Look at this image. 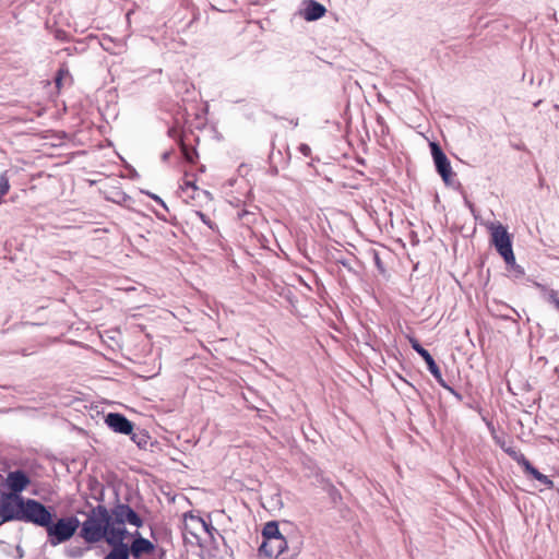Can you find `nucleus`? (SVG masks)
Here are the masks:
<instances>
[{
  "label": "nucleus",
  "mask_w": 559,
  "mask_h": 559,
  "mask_svg": "<svg viewBox=\"0 0 559 559\" xmlns=\"http://www.w3.org/2000/svg\"><path fill=\"white\" fill-rule=\"evenodd\" d=\"M104 559H129V550L111 547V550L105 556Z\"/></svg>",
  "instance_id": "nucleus-20"
},
{
  "label": "nucleus",
  "mask_w": 559,
  "mask_h": 559,
  "mask_svg": "<svg viewBox=\"0 0 559 559\" xmlns=\"http://www.w3.org/2000/svg\"><path fill=\"white\" fill-rule=\"evenodd\" d=\"M509 269L514 273L516 277L524 275V269L521 265L516 264V262H514V264L511 265Z\"/></svg>",
  "instance_id": "nucleus-28"
},
{
  "label": "nucleus",
  "mask_w": 559,
  "mask_h": 559,
  "mask_svg": "<svg viewBox=\"0 0 559 559\" xmlns=\"http://www.w3.org/2000/svg\"><path fill=\"white\" fill-rule=\"evenodd\" d=\"M128 535L129 532L124 525H117L111 522L105 540L109 546L114 548L129 550L128 544L124 543V539L128 537Z\"/></svg>",
  "instance_id": "nucleus-8"
},
{
  "label": "nucleus",
  "mask_w": 559,
  "mask_h": 559,
  "mask_svg": "<svg viewBox=\"0 0 559 559\" xmlns=\"http://www.w3.org/2000/svg\"><path fill=\"white\" fill-rule=\"evenodd\" d=\"M299 152L305 155V156H309L310 153H311V148L309 145L307 144H300L299 145Z\"/></svg>",
  "instance_id": "nucleus-32"
},
{
  "label": "nucleus",
  "mask_w": 559,
  "mask_h": 559,
  "mask_svg": "<svg viewBox=\"0 0 559 559\" xmlns=\"http://www.w3.org/2000/svg\"><path fill=\"white\" fill-rule=\"evenodd\" d=\"M81 523L76 516H64L58 519L56 522L46 526L48 543L51 546H57L71 539Z\"/></svg>",
  "instance_id": "nucleus-2"
},
{
  "label": "nucleus",
  "mask_w": 559,
  "mask_h": 559,
  "mask_svg": "<svg viewBox=\"0 0 559 559\" xmlns=\"http://www.w3.org/2000/svg\"><path fill=\"white\" fill-rule=\"evenodd\" d=\"M110 523V513L105 506L93 507L82 523L80 536L88 544L98 543L106 539Z\"/></svg>",
  "instance_id": "nucleus-1"
},
{
  "label": "nucleus",
  "mask_w": 559,
  "mask_h": 559,
  "mask_svg": "<svg viewBox=\"0 0 559 559\" xmlns=\"http://www.w3.org/2000/svg\"><path fill=\"white\" fill-rule=\"evenodd\" d=\"M95 499H96L97 501H103V500H104V492H103V489L100 490L99 496L95 497Z\"/></svg>",
  "instance_id": "nucleus-35"
},
{
  "label": "nucleus",
  "mask_w": 559,
  "mask_h": 559,
  "mask_svg": "<svg viewBox=\"0 0 559 559\" xmlns=\"http://www.w3.org/2000/svg\"><path fill=\"white\" fill-rule=\"evenodd\" d=\"M133 536L134 539L129 547V555L131 554L134 558L139 559L142 555L151 554L155 549L154 544L151 540L142 537L138 531Z\"/></svg>",
  "instance_id": "nucleus-14"
},
{
  "label": "nucleus",
  "mask_w": 559,
  "mask_h": 559,
  "mask_svg": "<svg viewBox=\"0 0 559 559\" xmlns=\"http://www.w3.org/2000/svg\"><path fill=\"white\" fill-rule=\"evenodd\" d=\"M503 450L506 453H508V455L510 457H512L522 467H524L530 462L525 457V455L521 451L516 450L515 448L509 447V448H504Z\"/></svg>",
  "instance_id": "nucleus-19"
},
{
  "label": "nucleus",
  "mask_w": 559,
  "mask_h": 559,
  "mask_svg": "<svg viewBox=\"0 0 559 559\" xmlns=\"http://www.w3.org/2000/svg\"><path fill=\"white\" fill-rule=\"evenodd\" d=\"M326 13V8L316 0H304L299 11L300 16L312 22L321 19Z\"/></svg>",
  "instance_id": "nucleus-12"
},
{
  "label": "nucleus",
  "mask_w": 559,
  "mask_h": 559,
  "mask_svg": "<svg viewBox=\"0 0 559 559\" xmlns=\"http://www.w3.org/2000/svg\"><path fill=\"white\" fill-rule=\"evenodd\" d=\"M412 348L425 360L428 370L435 377L439 384H443V378L440 368L436 364L430 353L425 349L417 340H411Z\"/></svg>",
  "instance_id": "nucleus-10"
},
{
  "label": "nucleus",
  "mask_w": 559,
  "mask_h": 559,
  "mask_svg": "<svg viewBox=\"0 0 559 559\" xmlns=\"http://www.w3.org/2000/svg\"><path fill=\"white\" fill-rule=\"evenodd\" d=\"M281 535L282 534L278 530V524L275 521L267 522L262 530V536H263L264 540H269L271 538H276Z\"/></svg>",
  "instance_id": "nucleus-17"
},
{
  "label": "nucleus",
  "mask_w": 559,
  "mask_h": 559,
  "mask_svg": "<svg viewBox=\"0 0 559 559\" xmlns=\"http://www.w3.org/2000/svg\"><path fill=\"white\" fill-rule=\"evenodd\" d=\"M185 185H186V187H187V188H188V187H190V188H192V189H195V188H197V187H195V185H194L193 182H191V181H187Z\"/></svg>",
  "instance_id": "nucleus-36"
},
{
  "label": "nucleus",
  "mask_w": 559,
  "mask_h": 559,
  "mask_svg": "<svg viewBox=\"0 0 559 559\" xmlns=\"http://www.w3.org/2000/svg\"><path fill=\"white\" fill-rule=\"evenodd\" d=\"M491 230V242L495 246L496 250L499 254L512 249V240L511 236L508 233L507 228L501 225H492L490 227Z\"/></svg>",
  "instance_id": "nucleus-7"
},
{
  "label": "nucleus",
  "mask_w": 559,
  "mask_h": 559,
  "mask_svg": "<svg viewBox=\"0 0 559 559\" xmlns=\"http://www.w3.org/2000/svg\"><path fill=\"white\" fill-rule=\"evenodd\" d=\"M500 255L503 258V260H504L506 264H507L509 267H510L511 265H513V264H514V262H515V257H514V253H513V249H510V250H508V251H506V252L501 253Z\"/></svg>",
  "instance_id": "nucleus-24"
},
{
  "label": "nucleus",
  "mask_w": 559,
  "mask_h": 559,
  "mask_svg": "<svg viewBox=\"0 0 559 559\" xmlns=\"http://www.w3.org/2000/svg\"><path fill=\"white\" fill-rule=\"evenodd\" d=\"M287 548L286 538L281 535L276 538H271L269 540H263L261 546L259 547V552L269 558H277L282 555Z\"/></svg>",
  "instance_id": "nucleus-9"
},
{
  "label": "nucleus",
  "mask_w": 559,
  "mask_h": 559,
  "mask_svg": "<svg viewBox=\"0 0 559 559\" xmlns=\"http://www.w3.org/2000/svg\"><path fill=\"white\" fill-rule=\"evenodd\" d=\"M26 499L20 495H10L0 504V524L11 521H24Z\"/></svg>",
  "instance_id": "nucleus-3"
},
{
  "label": "nucleus",
  "mask_w": 559,
  "mask_h": 559,
  "mask_svg": "<svg viewBox=\"0 0 559 559\" xmlns=\"http://www.w3.org/2000/svg\"><path fill=\"white\" fill-rule=\"evenodd\" d=\"M548 301L554 304V306L556 307V309L559 312V295H558L557 290H554V289L549 290V293H548Z\"/></svg>",
  "instance_id": "nucleus-26"
},
{
  "label": "nucleus",
  "mask_w": 559,
  "mask_h": 559,
  "mask_svg": "<svg viewBox=\"0 0 559 559\" xmlns=\"http://www.w3.org/2000/svg\"><path fill=\"white\" fill-rule=\"evenodd\" d=\"M199 520H200V522H201V524H202L203 528L205 530V532H206L207 534L212 535V534H213V531H215V528L212 526V524H211V523L205 522V521H204L203 519H201V518H200Z\"/></svg>",
  "instance_id": "nucleus-30"
},
{
  "label": "nucleus",
  "mask_w": 559,
  "mask_h": 559,
  "mask_svg": "<svg viewBox=\"0 0 559 559\" xmlns=\"http://www.w3.org/2000/svg\"><path fill=\"white\" fill-rule=\"evenodd\" d=\"M24 511L23 522L33 523L45 528L48 524H51L52 513L45 504L35 499H26Z\"/></svg>",
  "instance_id": "nucleus-4"
},
{
  "label": "nucleus",
  "mask_w": 559,
  "mask_h": 559,
  "mask_svg": "<svg viewBox=\"0 0 559 559\" xmlns=\"http://www.w3.org/2000/svg\"><path fill=\"white\" fill-rule=\"evenodd\" d=\"M522 79L526 80V72H523Z\"/></svg>",
  "instance_id": "nucleus-38"
},
{
  "label": "nucleus",
  "mask_w": 559,
  "mask_h": 559,
  "mask_svg": "<svg viewBox=\"0 0 559 559\" xmlns=\"http://www.w3.org/2000/svg\"><path fill=\"white\" fill-rule=\"evenodd\" d=\"M525 474L533 477L534 479L538 480L540 484L546 486L547 488L551 489L554 487V481L546 475L542 474L537 468H535L531 462H528L523 467Z\"/></svg>",
  "instance_id": "nucleus-15"
},
{
  "label": "nucleus",
  "mask_w": 559,
  "mask_h": 559,
  "mask_svg": "<svg viewBox=\"0 0 559 559\" xmlns=\"http://www.w3.org/2000/svg\"><path fill=\"white\" fill-rule=\"evenodd\" d=\"M105 423L115 432L122 435H129L133 429V423L120 413H109L105 418Z\"/></svg>",
  "instance_id": "nucleus-11"
},
{
  "label": "nucleus",
  "mask_w": 559,
  "mask_h": 559,
  "mask_svg": "<svg viewBox=\"0 0 559 559\" xmlns=\"http://www.w3.org/2000/svg\"><path fill=\"white\" fill-rule=\"evenodd\" d=\"M540 100H538L537 103L534 104L535 107H537L539 105Z\"/></svg>",
  "instance_id": "nucleus-39"
},
{
  "label": "nucleus",
  "mask_w": 559,
  "mask_h": 559,
  "mask_svg": "<svg viewBox=\"0 0 559 559\" xmlns=\"http://www.w3.org/2000/svg\"><path fill=\"white\" fill-rule=\"evenodd\" d=\"M9 177L7 175V171H4L0 175V203L2 202L3 197L9 192Z\"/></svg>",
  "instance_id": "nucleus-21"
},
{
  "label": "nucleus",
  "mask_w": 559,
  "mask_h": 559,
  "mask_svg": "<svg viewBox=\"0 0 559 559\" xmlns=\"http://www.w3.org/2000/svg\"><path fill=\"white\" fill-rule=\"evenodd\" d=\"M431 155L436 165L438 174L441 176L443 181L449 185L452 176V167L449 158L443 153L440 145L436 142L430 143Z\"/></svg>",
  "instance_id": "nucleus-6"
},
{
  "label": "nucleus",
  "mask_w": 559,
  "mask_h": 559,
  "mask_svg": "<svg viewBox=\"0 0 559 559\" xmlns=\"http://www.w3.org/2000/svg\"><path fill=\"white\" fill-rule=\"evenodd\" d=\"M102 47L114 53V55H117V53H121L123 48H124V44L122 41H118V43H115L112 39L110 38H104L103 41H102Z\"/></svg>",
  "instance_id": "nucleus-18"
},
{
  "label": "nucleus",
  "mask_w": 559,
  "mask_h": 559,
  "mask_svg": "<svg viewBox=\"0 0 559 559\" xmlns=\"http://www.w3.org/2000/svg\"><path fill=\"white\" fill-rule=\"evenodd\" d=\"M170 154H171V152H169V151L165 152V153L162 155V159H163V160H167V159L169 158Z\"/></svg>",
  "instance_id": "nucleus-34"
},
{
  "label": "nucleus",
  "mask_w": 559,
  "mask_h": 559,
  "mask_svg": "<svg viewBox=\"0 0 559 559\" xmlns=\"http://www.w3.org/2000/svg\"><path fill=\"white\" fill-rule=\"evenodd\" d=\"M181 151H182V154L186 158V160H188L189 163H193L194 162V158L197 157V152L192 148H189L188 146H186L183 143L181 144Z\"/></svg>",
  "instance_id": "nucleus-23"
},
{
  "label": "nucleus",
  "mask_w": 559,
  "mask_h": 559,
  "mask_svg": "<svg viewBox=\"0 0 559 559\" xmlns=\"http://www.w3.org/2000/svg\"><path fill=\"white\" fill-rule=\"evenodd\" d=\"M442 388H444L445 390H448L459 402H462L463 401V396L461 393H459L455 389H453L452 386H450L444 380H443V384H440Z\"/></svg>",
  "instance_id": "nucleus-27"
},
{
  "label": "nucleus",
  "mask_w": 559,
  "mask_h": 559,
  "mask_svg": "<svg viewBox=\"0 0 559 559\" xmlns=\"http://www.w3.org/2000/svg\"><path fill=\"white\" fill-rule=\"evenodd\" d=\"M533 80H534V78H533V72H531L530 82L532 83V82H533Z\"/></svg>",
  "instance_id": "nucleus-37"
},
{
  "label": "nucleus",
  "mask_w": 559,
  "mask_h": 559,
  "mask_svg": "<svg viewBox=\"0 0 559 559\" xmlns=\"http://www.w3.org/2000/svg\"><path fill=\"white\" fill-rule=\"evenodd\" d=\"M195 215H197L198 217H200V219H201L205 225H207L210 228H213V225H212L211 219H210V218H209L204 213H202V212H200V211H197V212H195Z\"/></svg>",
  "instance_id": "nucleus-29"
},
{
  "label": "nucleus",
  "mask_w": 559,
  "mask_h": 559,
  "mask_svg": "<svg viewBox=\"0 0 559 559\" xmlns=\"http://www.w3.org/2000/svg\"><path fill=\"white\" fill-rule=\"evenodd\" d=\"M151 197H152L156 202H158V203H160L162 205H164V206H165V203L163 202V200H162L159 197H157V195H155V194H152Z\"/></svg>",
  "instance_id": "nucleus-33"
},
{
  "label": "nucleus",
  "mask_w": 559,
  "mask_h": 559,
  "mask_svg": "<svg viewBox=\"0 0 559 559\" xmlns=\"http://www.w3.org/2000/svg\"><path fill=\"white\" fill-rule=\"evenodd\" d=\"M85 551V548L81 547V546H69L66 548V555L69 557V558H80L83 556Z\"/></svg>",
  "instance_id": "nucleus-22"
},
{
  "label": "nucleus",
  "mask_w": 559,
  "mask_h": 559,
  "mask_svg": "<svg viewBox=\"0 0 559 559\" xmlns=\"http://www.w3.org/2000/svg\"><path fill=\"white\" fill-rule=\"evenodd\" d=\"M548 301L554 304V306L556 307V309L559 312V295H558L557 290H554V289L549 290V293H548Z\"/></svg>",
  "instance_id": "nucleus-25"
},
{
  "label": "nucleus",
  "mask_w": 559,
  "mask_h": 559,
  "mask_svg": "<svg viewBox=\"0 0 559 559\" xmlns=\"http://www.w3.org/2000/svg\"><path fill=\"white\" fill-rule=\"evenodd\" d=\"M70 72H57V75L53 78L56 86L60 88L61 82L64 74H69Z\"/></svg>",
  "instance_id": "nucleus-31"
},
{
  "label": "nucleus",
  "mask_w": 559,
  "mask_h": 559,
  "mask_svg": "<svg viewBox=\"0 0 559 559\" xmlns=\"http://www.w3.org/2000/svg\"><path fill=\"white\" fill-rule=\"evenodd\" d=\"M131 440L140 448L145 449L148 444L150 436L145 430L142 429H132V432L129 433Z\"/></svg>",
  "instance_id": "nucleus-16"
},
{
  "label": "nucleus",
  "mask_w": 559,
  "mask_h": 559,
  "mask_svg": "<svg viewBox=\"0 0 559 559\" xmlns=\"http://www.w3.org/2000/svg\"><path fill=\"white\" fill-rule=\"evenodd\" d=\"M31 483L29 477L23 471H13L8 474L7 484L11 495H20Z\"/></svg>",
  "instance_id": "nucleus-13"
},
{
  "label": "nucleus",
  "mask_w": 559,
  "mask_h": 559,
  "mask_svg": "<svg viewBox=\"0 0 559 559\" xmlns=\"http://www.w3.org/2000/svg\"><path fill=\"white\" fill-rule=\"evenodd\" d=\"M109 513L114 524L124 525L128 523L135 527L143 525L141 516L129 504L118 502L109 510Z\"/></svg>",
  "instance_id": "nucleus-5"
}]
</instances>
